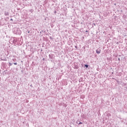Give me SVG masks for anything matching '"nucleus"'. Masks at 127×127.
<instances>
[{"mask_svg": "<svg viewBox=\"0 0 127 127\" xmlns=\"http://www.w3.org/2000/svg\"><path fill=\"white\" fill-rule=\"evenodd\" d=\"M101 49H98L96 50V53L97 54H100V53H101Z\"/></svg>", "mask_w": 127, "mask_h": 127, "instance_id": "nucleus-1", "label": "nucleus"}, {"mask_svg": "<svg viewBox=\"0 0 127 127\" xmlns=\"http://www.w3.org/2000/svg\"><path fill=\"white\" fill-rule=\"evenodd\" d=\"M85 67H86V68H88V67H89V66L87 64H85Z\"/></svg>", "mask_w": 127, "mask_h": 127, "instance_id": "nucleus-2", "label": "nucleus"}, {"mask_svg": "<svg viewBox=\"0 0 127 127\" xmlns=\"http://www.w3.org/2000/svg\"><path fill=\"white\" fill-rule=\"evenodd\" d=\"M14 65H17V63H14Z\"/></svg>", "mask_w": 127, "mask_h": 127, "instance_id": "nucleus-3", "label": "nucleus"}, {"mask_svg": "<svg viewBox=\"0 0 127 127\" xmlns=\"http://www.w3.org/2000/svg\"><path fill=\"white\" fill-rule=\"evenodd\" d=\"M79 125H82V123L80 122Z\"/></svg>", "mask_w": 127, "mask_h": 127, "instance_id": "nucleus-4", "label": "nucleus"}, {"mask_svg": "<svg viewBox=\"0 0 127 127\" xmlns=\"http://www.w3.org/2000/svg\"><path fill=\"white\" fill-rule=\"evenodd\" d=\"M86 32H88V31H86Z\"/></svg>", "mask_w": 127, "mask_h": 127, "instance_id": "nucleus-5", "label": "nucleus"}, {"mask_svg": "<svg viewBox=\"0 0 127 127\" xmlns=\"http://www.w3.org/2000/svg\"><path fill=\"white\" fill-rule=\"evenodd\" d=\"M28 33H29V31Z\"/></svg>", "mask_w": 127, "mask_h": 127, "instance_id": "nucleus-6", "label": "nucleus"}, {"mask_svg": "<svg viewBox=\"0 0 127 127\" xmlns=\"http://www.w3.org/2000/svg\"><path fill=\"white\" fill-rule=\"evenodd\" d=\"M10 65H12V64H10Z\"/></svg>", "mask_w": 127, "mask_h": 127, "instance_id": "nucleus-7", "label": "nucleus"}, {"mask_svg": "<svg viewBox=\"0 0 127 127\" xmlns=\"http://www.w3.org/2000/svg\"><path fill=\"white\" fill-rule=\"evenodd\" d=\"M43 60H44V59H43Z\"/></svg>", "mask_w": 127, "mask_h": 127, "instance_id": "nucleus-8", "label": "nucleus"}]
</instances>
